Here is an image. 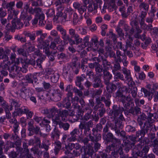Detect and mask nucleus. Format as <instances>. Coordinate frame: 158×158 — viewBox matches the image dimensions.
Wrapping results in <instances>:
<instances>
[{"mask_svg":"<svg viewBox=\"0 0 158 158\" xmlns=\"http://www.w3.org/2000/svg\"><path fill=\"white\" fill-rule=\"evenodd\" d=\"M144 109L145 111L148 113L147 116L144 113H142L138 117L136 120L137 123H140L141 125L149 129L152 126V123L153 120L152 118L153 116V114L151 113L152 110L151 107L149 106H144Z\"/></svg>","mask_w":158,"mask_h":158,"instance_id":"nucleus-1","label":"nucleus"},{"mask_svg":"<svg viewBox=\"0 0 158 158\" xmlns=\"http://www.w3.org/2000/svg\"><path fill=\"white\" fill-rule=\"evenodd\" d=\"M125 79L128 87L125 86L123 88H125L126 93L131 94L132 97L135 99V103L138 104L139 100L138 98H136L138 89L136 87H133L135 83L133 81V78L131 76Z\"/></svg>","mask_w":158,"mask_h":158,"instance_id":"nucleus-2","label":"nucleus"},{"mask_svg":"<svg viewBox=\"0 0 158 158\" xmlns=\"http://www.w3.org/2000/svg\"><path fill=\"white\" fill-rule=\"evenodd\" d=\"M28 130L29 131L28 135L32 136L34 134L39 135L40 136L44 137L45 134L41 132L40 127L37 126H34V121L31 119L28 123Z\"/></svg>","mask_w":158,"mask_h":158,"instance_id":"nucleus-3","label":"nucleus"},{"mask_svg":"<svg viewBox=\"0 0 158 158\" xmlns=\"http://www.w3.org/2000/svg\"><path fill=\"white\" fill-rule=\"evenodd\" d=\"M137 124L140 127V130H139L136 132L135 136H134L133 135H130L129 138L133 142L132 143H135L136 141V139L137 137L140 136L142 137H144L146 134L148 132L149 129L141 125V123H137Z\"/></svg>","mask_w":158,"mask_h":158,"instance_id":"nucleus-4","label":"nucleus"},{"mask_svg":"<svg viewBox=\"0 0 158 158\" xmlns=\"http://www.w3.org/2000/svg\"><path fill=\"white\" fill-rule=\"evenodd\" d=\"M67 13L68 15L67 21L72 20L73 24L74 25H77L83 18L82 15L79 16L77 13L73 12L72 9L68 10Z\"/></svg>","mask_w":158,"mask_h":158,"instance_id":"nucleus-5","label":"nucleus"},{"mask_svg":"<svg viewBox=\"0 0 158 158\" xmlns=\"http://www.w3.org/2000/svg\"><path fill=\"white\" fill-rule=\"evenodd\" d=\"M44 60L45 58L44 57H40L36 60L35 59L32 58L29 59H27L25 60V63L26 64L31 65L35 69L39 68L42 70V67L41 64Z\"/></svg>","mask_w":158,"mask_h":158,"instance_id":"nucleus-6","label":"nucleus"},{"mask_svg":"<svg viewBox=\"0 0 158 158\" xmlns=\"http://www.w3.org/2000/svg\"><path fill=\"white\" fill-rule=\"evenodd\" d=\"M57 10L58 12L57 13L56 15L54 16V19L56 21H61L63 22L67 21V14L64 13L63 14L62 11L64 9V7L62 6L61 4H57Z\"/></svg>","mask_w":158,"mask_h":158,"instance_id":"nucleus-7","label":"nucleus"},{"mask_svg":"<svg viewBox=\"0 0 158 158\" xmlns=\"http://www.w3.org/2000/svg\"><path fill=\"white\" fill-rule=\"evenodd\" d=\"M103 139L107 142H111L112 143L118 144L119 145L121 143L120 139L116 138L111 132H108L103 135Z\"/></svg>","mask_w":158,"mask_h":158,"instance_id":"nucleus-8","label":"nucleus"},{"mask_svg":"<svg viewBox=\"0 0 158 158\" xmlns=\"http://www.w3.org/2000/svg\"><path fill=\"white\" fill-rule=\"evenodd\" d=\"M123 111H124L123 107L121 106L120 105H114L110 110V113L111 114L112 116L115 119L120 114H122Z\"/></svg>","mask_w":158,"mask_h":158,"instance_id":"nucleus-9","label":"nucleus"},{"mask_svg":"<svg viewBox=\"0 0 158 158\" xmlns=\"http://www.w3.org/2000/svg\"><path fill=\"white\" fill-rule=\"evenodd\" d=\"M51 97L55 102L61 100L63 93L59 89H52L50 92Z\"/></svg>","mask_w":158,"mask_h":158,"instance_id":"nucleus-10","label":"nucleus"},{"mask_svg":"<svg viewBox=\"0 0 158 158\" xmlns=\"http://www.w3.org/2000/svg\"><path fill=\"white\" fill-rule=\"evenodd\" d=\"M112 75L107 70H103V78L104 83L106 85V88L107 91L109 89V85H110V80L112 78Z\"/></svg>","mask_w":158,"mask_h":158,"instance_id":"nucleus-11","label":"nucleus"},{"mask_svg":"<svg viewBox=\"0 0 158 158\" xmlns=\"http://www.w3.org/2000/svg\"><path fill=\"white\" fill-rule=\"evenodd\" d=\"M133 98H132L130 94H129L127 96V98L120 101L123 104L124 111L129 109L131 105L130 103L131 104L133 103Z\"/></svg>","mask_w":158,"mask_h":158,"instance_id":"nucleus-12","label":"nucleus"},{"mask_svg":"<svg viewBox=\"0 0 158 158\" xmlns=\"http://www.w3.org/2000/svg\"><path fill=\"white\" fill-rule=\"evenodd\" d=\"M119 154L121 158H125V155L124 154L122 148L120 146L116 147L111 152V155L115 158L118 157Z\"/></svg>","mask_w":158,"mask_h":158,"instance_id":"nucleus-13","label":"nucleus"},{"mask_svg":"<svg viewBox=\"0 0 158 158\" xmlns=\"http://www.w3.org/2000/svg\"><path fill=\"white\" fill-rule=\"evenodd\" d=\"M139 8L141 11L140 15L146 16L147 12L149 9V5L148 3L145 2H141L139 3Z\"/></svg>","mask_w":158,"mask_h":158,"instance_id":"nucleus-14","label":"nucleus"},{"mask_svg":"<svg viewBox=\"0 0 158 158\" xmlns=\"http://www.w3.org/2000/svg\"><path fill=\"white\" fill-rule=\"evenodd\" d=\"M93 86L94 88H102L104 85L101 80V77L96 76L93 79Z\"/></svg>","mask_w":158,"mask_h":158,"instance_id":"nucleus-15","label":"nucleus"},{"mask_svg":"<svg viewBox=\"0 0 158 158\" xmlns=\"http://www.w3.org/2000/svg\"><path fill=\"white\" fill-rule=\"evenodd\" d=\"M63 75L65 78L70 80L72 79L74 76V74L70 70V68L69 66L65 67L63 69Z\"/></svg>","mask_w":158,"mask_h":158,"instance_id":"nucleus-16","label":"nucleus"},{"mask_svg":"<svg viewBox=\"0 0 158 158\" xmlns=\"http://www.w3.org/2000/svg\"><path fill=\"white\" fill-rule=\"evenodd\" d=\"M56 30L60 33L62 35L61 38L63 40V42H65L66 39L69 36V35H67L66 30L64 29L60 25H57Z\"/></svg>","mask_w":158,"mask_h":158,"instance_id":"nucleus-17","label":"nucleus"},{"mask_svg":"<svg viewBox=\"0 0 158 158\" xmlns=\"http://www.w3.org/2000/svg\"><path fill=\"white\" fill-rule=\"evenodd\" d=\"M123 146L124 148V150L126 152H128L133 147H135V143H131L128 140H123Z\"/></svg>","mask_w":158,"mask_h":158,"instance_id":"nucleus-18","label":"nucleus"},{"mask_svg":"<svg viewBox=\"0 0 158 158\" xmlns=\"http://www.w3.org/2000/svg\"><path fill=\"white\" fill-rule=\"evenodd\" d=\"M30 92L29 89H27L25 86H23L20 89L19 95L22 98L26 100L27 98L30 97V95L29 94Z\"/></svg>","mask_w":158,"mask_h":158,"instance_id":"nucleus-19","label":"nucleus"},{"mask_svg":"<svg viewBox=\"0 0 158 158\" xmlns=\"http://www.w3.org/2000/svg\"><path fill=\"white\" fill-rule=\"evenodd\" d=\"M93 123L92 120H89L88 122H82L79 125V128L82 132L83 131L87 129L88 128L92 127Z\"/></svg>","mask_w":158,"mask_h":158,"instance_id":"nucleus-20","label":"nucleus"},{"mask_svg":"<svg viewBox=\"0 0 158 158\" xmlns=\"http://www.w3.org/2000/svg\"><path fill=\"white\" fill-rule=\"evenodd\" d=\"M79 131L77 129H74L70 134V136H69L67 140L69 142H73L77 140L76 137L78 135Z\"/></svg>","mask_w":158,"mask_h":158,"instance_id":"nucleus-21","label":"nucleus"},{"mask_svg":"<svg viewBox=\"0 0 158 158\" xmlns=\"http://www.w3.org/2000/svg\"><path fill=\"white\" fill-rule=\"evenodd\" d=\"M113 130L117 133L118 132V130H120L119 129H122L124 127L123 122L119 119L115 120L114 124H113Z\"/></svg>","mask_w":158,"mask_h":158,"instance_id":"nucleus-22","label":"nucleus"},{"mask_svg":"<svg viewBox=\"0 0 158 158\" xmlns=\"http://www.w3.org/2000/svg\"><path fill=\"white\" fill-rule=\"evenodd\" d=\"M9 121L11 125H13L14 129L13 130L14 133L18 132V128L19 127V123L18 122L16 119L14 117H13L9 120Z\"/></svg>","mask_w":158,"mask_h":158,"instance_id":"nucleus-23","label":"nucleus"},{"mask_svg":"<svg viewBox=\"0 0 158 158\" xmlns=\"http://www.w3.org/2000/svg\"><path fill=\"white\" fill-rule=\"evenodd\" d=\"M59 114L61 118L62 121L66 122L68 120L67 117L69 115V110H65L61 111L60 110H59Z\"/></svg>","mask_w":158,"mask_h":158,"instance_id":"nucleus-24","label":"nucleus"},{"mask_svg":"<svg viewBox=\"0 0 158 158\" xmlns=\"http://www.w3.org/2000/svg\"><path fill=\"white\" fill-rule=\"evenodd\" d=\"M116 56L115 60H118L120 62H123L124 59L126 58V56L124 54L122 53L121 52L119 49L116 50Z\"/></svg>","mask_w":158,"mask_h":158,"instance_id":"nucleus-25","label":"nucleus"},{"mask_svg":"<svg viewBox=\"0 0 158 158\" xmlns=\"http://www.w3.org/2000/svg\"><path fill=\"white\" fill-rule=\"evenodd\" d=\"M83 74H82L81 76H78L76 77L75 83L76 85L78 87L81 89H83L84 88L82 85L81 81H83L84 79L86 78V77L84 76L83 77L81 76H83Z\"/></svg>","mask_w":158,"mask_h":158,"instance_id":"nucleus-26","label":"nucleus"},{"mask_svg":"<svg viewBox=\"0 0 158 158\" xmlns=\"http://www.w3.org/2000/svg\"><path fill=\"white\" fill-rule=\"evenodd\" d=\"M13 23V28H14V30L16 29H20L22 28L23 26V24L22 22H21L20 19H15L12 20Z\"/></svg>","mask_w":158,"mask_h":158,"instance_id":"nucleus-27","label":"nucleus"},{"mask_svg":"<svg viewBox=\"0 0 158 158\" xmlns=\"http://www.w3.org/2000/svg\"><path fill=\"white\" fill-rule=\"evenodd\" d=\"M84 5H82L78 10L79 13L81 15H82V14L86 11V5L88 4L89 2V0H82Z\"/></svg>","mask_w":158,"mask_h":158,"instance_id":"nucleus-28","label":"nucleus"},{"mask_svg":"<svg viewBox=\"0 0 158 158\" xmlns=\"http://www.w3.org/2000/svg\"><path fill=\"white\" fill-rule=\"evenodd\" d=\"M98 8V4L95 2L89 4L87 7L88 10L89 12H91L94 11V13L95 14L97 12Z\"/></svg>","mask_w":158,"mask_h":158,"instance_id":"nucleus-29","label":"nucleus"},{"mask_svg":"<svg viewBox=\"0 0 158 158\" xmlns=\"http://www.w3.org/2000/svg\"><path fill=\"white\" fill-rule=\"evenodd\" d=\"M21 69V68L15 64H11L10 63L9 67L8 68V70L10 73L14 72L15 73L16 72H18V71H19Z\"/></svg>","mask_w":158,"mask_h":158,"instance_id":"nucleus-30","label":"nucleus"},{"mask_svg":"<svg viewBox=\"0 0 158 158\" xmlns=\"http://www.w3.org/2000/svg\"><path fill=\"white\" fill-rule=\"evenodd\" d=\"M40 143V139L35 136H34V139H30L28 141V144L30 145L35 144L39 146Z\"/></svg>","mask_w":158,"mask_h":158,"instance_id":"nucleus-31","label":"nucleus"},{"mask_svg":"<svg viewBox=\"0 0 158 158\" xmlns=\"http://www.w3.org/2000/svg\"><path fill=\"white\" fill-rule=\"evenodd\" d=\"M115 98H120V101H121L122 100L127 97V96H125L123 94L122 90L118 89V90L114 94Z\"/></svg>","mask_w":158,"mask_h":158,"instance_id":"nucleus-32","label":"nucleus"},{"mask_svg":"<svg viewBox=\"0 0 158 158\" xmlns=\"http://www.w3.org/2000/svg\"><path fill=\"white\" fill-rule=\"evenodd\" d=\"M15 5V2L14 1L10 2L9 3L6 2L4 1L2 4V6L4 8L7 9L8 12L11 10L12 8H14L13 7Z\"/></svg>","mask_w":158,"mask_h":158,"instance_id":"nucleus-33","label":"nucleus"},{"mask_svg":"<svg viewBox=\"0 0 158 158\" xmlns=\"http://www.w3.org/2000/svg\"><path fill=\"white\" fill-rule=\"evenodd\" d=\"M84 153L90 156L91 158H94V155H96V153L91 147H87L84 150Z\"/></svg>","mask_w":158,"mask_h":158,"instance_id":"nucleus-34","label":"nucleus"},{"mask_svg":"<svg viewBox=\"0 0 158 158\" xmlns=\"http://www.w3.org/2000/svg\"><path fill=\"white\" fill-rule=\"evenodd\" d=\"M131 24L132 26H135L137 34H140L142 32V30L140 28L138 21L136 19H133L131 22Z\"/></svg>","mask_w":158,"mask_h":158,"instance_id":"nucleus-35","label":"nucleus"},{"mask_svg":"<svg viewBox=\"0 0 158 158\" xmlns=\"http://www.w3.org/2000/svg\"><path fill=\"white\" fill-rule=\"evenodd\" d=\"M114 74V78L115 81H118L119 80L122 81H124V78L123 75L119 72H116L113 73Z\"/></svg>","mask_w":158,"mask_h":158,"instance_id":"nucleus-36","label":"nucleus"},{"mask_svg":"<svg viewBox=\"0 0 158 158\" xmlns=\"http://www.w3.org/2000/svg\"><path fill=\"white\" fill-rule=\"evenodd\" d=\"M14 144L15 146H16V149L17 151L20 152V154H22L23 149L21 147V140L20 138H19L16 139V141H15Z\"/></svg>","mask_w":158,"mask_h":158,"instance_id":"nucleus-37","label":"nucleus"},{"mask_svg":"<svg viewBox=\"0 0 158 158\" xmlns=\"http://www.w3.org/2000/svg\"><path fill=\"white\" fill-rule=\"evenodd\" d=\"M104 69L103 68L102 66L99 63H98L97 66H96L95 69V71L96 73L97 76L102 77V72H103V73Z\"/></svg>","mask_w":158,"mask_h":158,"instance_id":"nucleus-38","label":"nucleus"},{"mask_svg":"<svg viewBox=\"0 0 158 158\" xmlns=\"http://www.w3.org/2000/svg\"><path fill=\"white\" fill-rule=\"evenodd\" d=\"M60 116L59 114H56L52 115V119L53 123L56 125H59L60 123L61 122L60 119Z\"/></svg>","mask_w":158,"mask_h":158,"instance_id":"nucleus-39","label":"nucleus"},{"mask_svg":"<svg viewBox=\"0 0 158 158\" xmlns=\"http://www.w3.org/2000/svg\"><path fill=\"white\" fill-rule=\"evenodd\" d=\"M9 15L7 19L8 20L11 19L13 18L14 15L16 16L19 13V11L17 9H15L14 8H12L11 10L8 12Z\"/></svg>","mask_w":158,"mask_h":158,"instance_id":"nucleus-40","label":"nucleus"},{"mask_svg":"<svg viewBox=\"0 0 158 158\" xmlns=\"http://www.w3.org/2000/svg\"><path fill=\"white\" fill-rule=\"evenodd\" d=\"M113 123L109 122H107L103 130V135L106 134L109 131V128H110L111 129L113 130Z\"/></svg>","mask_w":158,"mask_h":158,"instance_id":"nucleus-41","label":"nucleus"},{"mask_svg":"<svg viewBox=\"0 0 158 158\" xmlns=\"http://www.w3.org/2000/svg\"><path fill=\"white\" fill-rule=\"evenodd\" d=\"M27 108V107L24 106L22 107L21 108L19 107L15 109L14 112L16 113L18 115L24 114Z\"/></svg>","mask_w":158,"mask_h":158,"instance_id":"nucleus-42","label":"nucleus"},{"mask_svg":"<svg viewBox=\"0 0 158 158\" xmlns=\"http://www.w3.org/2000/svg\"><path fill=\"white\" fill-rule=\"evenodd\" d=\"M60 134V131L55 127L53 132L52 133L51 138L53 140H57L59 138Z\"/></svg>","mask_w":158,"mask_h":158,"instance_id":"nucleus-43","label":"nucleus"},{"mask_svg":"<svg viewBox=\"0 0 158 158\" xmlns=\"http://www.w3.org/2000/svg\"><path fill=\"white\" fill-rule=\"evenodd\" d=\"M45 38H38L37 39V42H38V45L37 47L40 49L42 48V47L45 46V45L47 44L46 41L48 42L49 41L48 40H46L45 42H44V40Z\"/></svg>","mask_w":158,"mask_h":158,"instance_id":"nucleus-44","label":"nucleus"},{"mask_svg":"<svg viewBox=\"0 0 158 158\" xmlns=\"http://www.w3.org/2000/svg\"><path fill=\"white\" fill-rule=\"evenodd\" d=\"M34 75L31 73L26 75L23 78L24 79L27 81V82L31 84L33 83V80L34 78Z\"/></svg>","mask_w":158,"mask_h":158,"instance_id":"nucleus-45","label":"nucleus"},{"mask_svg":"<svg viewBox=\"0 0 158 158\" xmlns=\"http://www.w3.org/2000/svg\"><path fill=\"white\" fill-rule=\"evenodd\" d=\"M119 62L118 60H114V64L113 69L112 70V73L117 72L118 70H120L121 67L120 65Z\"/></svg>","mask_w":158,"mask_h":158,"instance_id":"nucleus-46","label":"nucleus"},{"mask_svg":"<svg viewBox=\"0 0 158 158\" xmlns=\"http://www.w3.org/2000/svg\"><path fill=\"white\" fill-rule=\"evenodd\" d=\"M89 136L90 140L94 143L98 142V141L100 140L102 138L101 135L100 134H97L96 135L95 137L92 136L90 134V135H89Z\"/></svg>","mask_w":158,"mask_h":158,"instance_id":"nucleus-47","label":"nucleus"},{"mask_svg":"<svg viewBox=\"0 0 158 158\" xmlns=\"http://www.w3.org/2000/svg\"><path fill=\"white\" fill-rule=\"evenodd\" d=\"M128 38L126 41V44H127L129 47L132 50L134 48L133 44V39L132 38L130 35H128Z\"/></svg>","mask_w":158,"mask_h":158,"instance_id":"nucleus-48","label":"nucleus"},{"mask_svg":"<svg viewBox=\"0 0 158 158\" xmlns=\"http://www.w3.org/2000/svg\"><path fill=\"white\" fill-rule=\"evenodd\" d=\"M71 103L69 99L65 98L62 102V105L63 107L68 109L71 106Z\"/></svg>","mask_w":158,"mask_h":158,"instance_id":"nucleus-49","label":"nucleus"},{"mask_svg":"<svg viewBox=\"0 0 158 158\" xmlns=\"http://www.w3.org/2000/svg\"><path fill=\"white\" fill-rule=\"evenodd\" d=\"M141 91L144 93L145 97H148V99L149 100H151L152 99V94L149 91H148L144 88H141Z\"/></svg>","mask_w":158,"mask_h":158,"instance_id":"nucleus-50","label":"nucleus"},{"mask_svg":"<svg viewBox=\"0 0 158 158\" xmlns=\"http://www.w3.org/2000/svg\"><path fill=\"white\" fill-rule=\"evenodd\" d=\"M20 18L21 19L28 20H30L31 19V15L28 16L26 12H25L24 10L21 13Z\"/></svg>","mask_w":158,"mask_h":158,"instance_id":"nucleus-51","label":"nucleus"},{"mask_svg":"<svg viewBox=\"0 0 158 158\" xmlns=\"http://www.w3.org/2000/svg\"><path fill=\"white\" fill-rule=\"evenodd\" d=\"M102 62V65H103L104 70H107L109 69L111 65L110 62H109L106 60H104Z\"/></svg>","mask_w":158,"mask_h":158,"instance_id":"nucleus-52","label":"nucleus"},{"mask_svg":"<svg viewBox=\"0 0 158 158\" xmlns=\"http://www.w3.org/2000/svg\"><path fill=\"white\" fill-rule=\"evenodd\" d=\"M59 126L60 128H63L65 131L68 130L70 126V124L68 123H64L62 122L60 123Z\"/></svg>","mask_w":158,"mask_h":158,"instance_id":"nucleus-53","label":"nucleus"},{"mask_svg":"<svg viewBox=\"0 0 158 158\" xmlns=\"http://www.w3.org/2000/svg\"><path fill=\"white\" fill-rule=\"evenodd\" d=\"M146 16H145L140 15V17L141 19L140 20H139V24L141 28L143 29H144L147 25L145 23L144 18Z\"/></svg>","mask_w":158,"mask_h":158,"instance_id":"nucleus-54","label":"nucleus"},{"mask_svg":"<svg viewBox=\"0 0 158 158\" xmlns=\"http://www.w3.org/2000/svg\"><path fill=\"white\" fill-rule=\"evenodd\" d=\"M117 144L112 143L110 145L107 146L105 150V151L108 153H110L111 151H113L116 148L115 147V145Z\"/></svg>","mask_w":158,"mask_h":158,"instance_id":"nucleus-55","label":"nucleus"},{"mask_svg":"<svg viewBox=\"0 0 158 158\" xmlns=\"http://www.w3.org/2000/svg\"><path fill=\"white\" fill-rule=\"evenodd\" d=\"M49 44H47L46 45L42 47V48L44 50V52L48 56L50 55L51 51L50 50L49 48Z\"/></svg>","mask_w":158,"mask_h":158,"instance_id":"nucleus-56","label":"nucleus"},{"mask_svg":"<svg viewBox=\"0 0 158 158\" xmlns=\"http://www.w3.org/2000/svg\"><path fill=\"white\" fill-rule=\"evenodd\" d=\"M23 150L22 151V154H21V155H22L23 153H25V155H28L29 153V150L27 148L28 146L27 143H26L24 142L23 143Z\"/></svg>","mask_w":158,"mask_h":158,"instance_id":"nucleus-57","label":"nucleus"},{"mask_svg":"<svg viewBox=\"0 0 158 158\" xmlns=\"http://www.w3.org/2000/svg\"><path fill=\"white\" fill-rule=\"evenodd\" d=\"M86 75L89 77V78L91 79V77H93V79L96 77V75L94 74L93 71L91 69H88L86 71Z\"/></svg>","mask_w":158,"mask_h":158,"instance_id":"nucleus-58","label":"nucleus"},{"mask_svg":"<svg viewBox=\"0 0 158 158\" xmlns=\"http://www.w3.org/2000/svg\"><path fill=\"white\" fill-rule=\"evenodd\" d=\"M20 152L19 151L15 152L14 150L11 151L9 154V156L10 158H16L19 155Z\"/></svg>","mask_w":158,"mask_h":158,"instance_id":"nucleus-59","label":"nucleus"},{"mask_svg":"<svg viewBox=\"0 0 158 158\" xmlns=\"http://www.w3.org/2000/svg\"><path fill=\"white\" fill-rule=\"evenodd\" d=\"M78 57H74L72 59L71 62L70 63V67H77V65Z\"/></svg>","mask_w":158,"mask_h":158,"instance_id":"nucleus-60","label":"nucleus"},{"mask_svg":"<svg viewBox=\"0 0 158 158\" xmlns=\"http://www.w3.org/2000/svg\"><path fill=\"white\" fill-rule=\"evenodd\" d=\"M114 44L115 45L114 47V50H116L117 49H119L122 50L123 49V45L122 42L116 41Z\"/></svg>","mask_w":158,"mask_h":158,"instance_id":"nucleus-61","label":"nucleus"},{"mask_svg":"<svg viewBox=\"0 0 158 158\" xmlns=\"http://www.w3.org/2000/svg\"><path fill=\"white\" fill-rule=\"evenodd\" d=\"M35 35L36 36H40V38H45L47 36L46 33H43V31L41 30L36 31H35Z\"/></svg>","mask_w":158,"mask_h":158,"instance_id":"nucleus-62","label":"nucleus"},{"mask_svg":"<svg viewBox=\"0 0 158 158\" xmlns=\"http://www.w3.org/2000/svg\"><path fill=\"white\" fill-rule=\"evenodd\" d=\"M122 71L125 75V78L131 76V72L130 70L124 68L123 69Z\"/></svg>","mask_w":158,"mask_h":158,"instance_id":"nucleus-63","label":"nucleus"},{"mask_svg":"<svg viewBox=\"0 0 158 158\" xmlns=\"http://www.w3.org/2000/svg\"><path fill=\"white\" fill-rule=\"evenodd\" d=\"M59 75L56 73H54L51 77V81L53 83H56L58 80Z\"/></svg>","mask_w":158,"mask_h":158,"instance_id":"nucleus-64","label":"nucleus"}]
</instances>
